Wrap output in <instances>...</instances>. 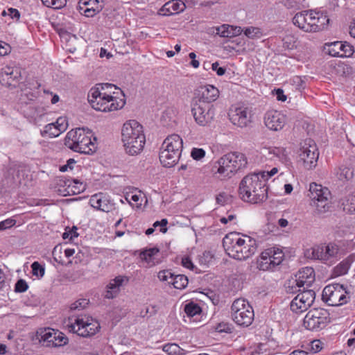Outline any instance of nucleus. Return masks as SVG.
Here are the masks:
<instances>
[{
    "instance_id": "obj_25",
    "label": "nucleus",
    "mask_w": 355,
    "mask_h": 355,
    "mask_svg": "<svg viewBox=\"0 0 355 355\" xmlns=\"http://www.w3.org/2000/svg\"><path fill=\"white\" fill-rule=\"evenodd\" d=\"M198 100L196 103L212 104L219 96V90L212 85H206L199 87Z\"/></svg>"
},
{
    "instance_id": "obj_7",
    "label": "nucleus",
    "mask_w": 355,
    "mask_h": 355,
    "mask_svg": "<svg viewBox=\"0 0 355 355\" xmlns=\"http://www.w3.org/2000/svg\"><path fill=\"white\" fill-rule=\"evenodd\" d=\"M247 165V159L244 154L241 153H230L220 157L215 164L214 173L219 175V178L230 177L239 170L245 168Z\"/></svg>"
},
{
    "instance_id": "obj_60",
    "label": "nucleus",
    "mask_w": 355,
    "mask_h": 355,
    "mask_svg": "<svg viewBox=\"0 0 355 355\" xmlns=\"http://www.w3.org/2000/svg\"><path fill=\"white\" fill-rule=\"evenodd\" d=\"M259 33V29L254 27H249L244 31V34L250 38L256 37Z\"/></svg>"
},
{
    "instance_id": "obj_33",
    "label": "nucleus",
    "mask_w": 355,
    "mask_h": 355,
    "mask_svg": "<svg viewBox=\"0 0 355 355\" xmlns=\"http://www.w3.org/2000/svg\"><path fill=\"white\" fill-rule=\"evenodd\" d=\"M352 262V259L350 257L343 260L334 268V275L338 277L347 274L351 266Z\"/></svg>"
},
{
    "instance_id": "obj_20",
    "label": "nucleus",
    "mask_w": 355,
    "mask_h": 355,
    "mask_svg": "<svg viewBox=\"0 0 355 355\" xmlns=\"http://www.w3.org/2000/svg\"><path fill=\"white\" fill-rule=\"evenodd\" d=\"M264 124L270 130L279 131L283 129L287 122L286 114L282 112L271 110L264 115Z\"/></svg>"
},
{
    "instance_id": "obj_39",
    "label": "nucleus",
    "mask_w": 355,
    "mask_h": 355,
    "mask_svg": "<svg viewBox=\"0 0 355 355\" xmlns=\"http://www.w3.org/2000/svg\"><path fill=\"white\" fill-rule=\"evenodd\" d=\"M344 211L355 214V194L348 195L343 201L342 203Z\"/></svg>"
},
{
    "instance_id": "obj_40",
    "label": "nucleus",
    "mask_w": 355,
    "mask_h": 355,
    "mask_svg": "<svg viewBox=\"0 0 355 355\" xmlns=\"http://www.w3.org/2000/svg\"><path fill=\"white\" fill-rule=\"evenodd\" d=\"M201 311L200 306L193 302H189L184 306V312L189 317L198 315L201 313Z\"/></svg>"
},
{
    "instance_id": "obj_37",
    "label": "nucleus",
    "mask_w": 355,
    "mask_h": 355,
    "mask_svg": "<svg viewBox=\"0 0 355 355\" xmlns=\"http://www.w3.org/2000/svg\"><path fill=\"white\" fill-rule=\"evenodd\" d=\"M170 283H171V284H172L175 288L183 289L187 286L189 280L185 275H174Z\"/></svg>"
},
{
    "instance_id": "obj_15",
    "label": "nucleus",
    "mask_w": 355,
    "mask_h": 355,
    "mask_svg": "<svg viewBox=\"0 0 355 355\" xmlns=\"http://www.w3.org/2000/svg\"><path fill=\"white\" fill-rule=\"evenodd\" d=\"M284 253L282 250L272 247L261 252L258 261V268L261 270H272L284 260Z\"/></svg>"
},
{
    "instance_id": "obj_18",
    "label": "nucleus",
    "mask_w": 355,
    "mask_h": 355,
    "mask_svg": "<svg viewBox=\"0 0 355 355\" xmlns=\"http://www.w3.org/2000/svg\"><path fill=\"white\" fill-rule=\"evenodd\" d=\"M315 293L313 290H302L301 293L291 301V310L295 313L306 311L313 303Z\"/></svg>"
},
{
    "instance_id": "obj_34",
    "label": "nucleus",
    "mask_w": 355,
    "mask_h": 355,
    "mask_svg": "<svg viewBox=\"0 0 355 355\" xmlns=\"http://www.w3.org/2000/svg\"><path fill=\"white\" fill-rule=\"evenodd\" d=\"M84 7L96 8L101 11L104 8V3L102 1H100V0H80L78 6L79 11L81 12Z\"/></svg>"
},
{
    "instance_id": "obj_12",
    "label": "nucleus",
    "mask_w": 355,
    "mask_h": 355,
    "mask_svg": "<svg viewBox=\"0 0 355 355\" xmlns=\"http://www.w3.org/2000/svg\"><path fill=\"white\" fill-rule=\"evenodd\" d=\"M309 197L319 213H325L331 207V192L328 188L315 182L309 185Z\"/></svg>"
},
{
    "instance_id": "obj_9",
    "label": "nucleus",
    "mask_w": 355,
    "mask_h": 355,
    "mask_svg": "<svg viewBox=\"0 0 355 355\" xmlns=\"http://www.w3.org/2000/svg\"><path fill=\"white\" fill-rule=\"evenodd\" d=\"M350 298L351 295L347 287L343 284H329L322 291V299L329 306H339L346 304Z\"/></svg>"
},
{
    "instance_id": "obj_22",
    "label": "nucleus",
    "mask_w": 355,
    "mask_h": 355,
    "mask_svg": "<svg viewBox=\"0 0 355 355\" xmlns=\"http://www.w3.org/2000/svg\"><path fill=\"white\" fill-rule=\"evenodd\" d=\"M313 10L297 12L292 19L293 24L305 33H311Z\"/></svg>"
},
{
    "instance_id": "obj_26",
    "label": "nucleus",
    "mask_w": 355,
    "mask_h": 355,
    "mask_svg": "<svg viewBox=\"0 0 355 355\" xmlns=\"http://www.w3.org/2000/svg\"><path fill=\"white\" fill-rule=\"evenodd\" d=\"M159 253V250L157 248L145 249L139 253V259L145 267L150 268L160 262Z\"/></svg>"
},
{
    "instance_id": "obj_64",
    "label": "nucleus",
    "mask_w": 355,
    "mask_h": 355,
    "mask_svg": "<svg viewBox=\"0 0 355 355\" xmlns=\"http://www.w3.org/2000/svg\"><path fill=\"white\" fill-rule=\"evenodd\" d=\"M275 95L276 96L277 100L284 102L286 101V96L284 94V90L282 89H277L275 90Z\"/></svg>"
},
{
    "instance_id": "obj_42",
    "label": "nucleus",
    "mask_w": 355,
    "mask_h": 355,
    "mask_svg": "<svg viewBox=\"0 0 355 355\" xmlns=\"http://www.w3.org/2000/svg\"><path fill=\"white\" fill-rule=\"evenodd\" d=\"M43 5L53 9L62 8L67 3V0H41Z\"/></svg>"
},
{
    "instance_id": "obj_51",
    "label": "nucleus",
    "mask_w": 355,
    "mask_h": 355,
    "mask_svg": "<svg viewBox=\"0 0 355 355\" xmlns=\"http://www.w3.org/2000/svg\"><path fill=\"white\" fill-rule=\"evenodd\" d=\"M1 15L3 16H9L11 19L17 21L20 17V13L15 8H8L7 10H3Z\"/></svg>"
},
{
    "instance_id": "obj_13",
    "label": "nucleus",
    "mask_w": 355,
    "mask_h": 355,
    "mask_svg": "<svg viewBox=\"0 0 355 355\" xmlns=\"http://www.w3.org/2000/svg\"><path fill=\"white\" fill-rule=\"evenodd\" d=\"M330 322L329 313L324 309H313L305 315L303 321L304 327L309 330L317 331L322 329Z\"/></svg>"
},
{
    "instance_id": "obj_2",
    "label": "nucleus",
    "mask_w": 355,
    "mask_h": 355,
    "mask_svg": "<svg viewBox=\"0 0 355 355\" xmlns=\"http://www.w3.org/2000/svg\"><path fill=\"white\" fill-rule=\"evenodd\" d=\"M113 85L105 83L101 84L96 87H92L88 94V101L92 108L100 112H112L123 107L125 101L115 95L107 92L108 89L112 88ZM119 94V92L116 93Z\"/></svg>"
},
{
    "instance_id": "obj_59",
    "label": "nucleus",
    "mask_w": 355,
    "mask_h": 355,
    "mask_svg": "<svg viewBox=\"0 0 355 355\" xmlns=\"http://www.w3.org/2000/svg\"><path fill=\"white\" fill-rule=\"evenodd\" d=\"M76 227H73V229L66 231L63 233L62 237L64 239H69V240H73L74 238H77L78 234L77 233Z\"/></svg>"
},
{
    "instance_id": "obj_23",
    "label": "nucleus",
    "mask_w": 355,
    "mask_h": 355,
    "mask_svg": "<svg viewBox=\"0 0 355 355\" xmlns=\"http://www.w3.org/2000/svg\"><path fill=\"white\" fill-rule=\"evenodd\" d=\"M329 55L333 57L347 58L353 55L354 49L352 45L345 42H334L327 46L326 49Z\"/></svg>"
},
{
    "instance_id": "obj_4",
    "label": "nucleus",
    "mask_w": 355,
    "mask_h": 355,
    "mask_svg": "<svg viewBox=\"0 0 355 355\" xmlns=\"http://www.w3.org/2000/svg\"><path fill=\"white\" fill-rule=\"evenodd\" d=\"M121 140L128 154L140 153L146 141L142 125L135 120L127 121L121 129Z\"/></svg>"
},
{
    "instance_id": "obj_50",
    "label": "nucleus",
    "mask_w": 355,
    "mask_h": 355,
    "mask_svg": "<svg viewBox=\"0 0 355 355\" xmlns=\"http://www.w3.org/2000/svg\"><path fill=\"white\" fill-rule=\"evenodd\" d=\"M62 133L64 132L68 126L67 120L65 117H59L55 122L52 123Z\"/></svg>"
},
{
    "instance_id": "obj_30",
    "label": "nucleus",
    "mask_w": 355,
    "mask_h": 355,
    "mask_svg": "<svg viewBox=\"0 0 355 355\" xmlns=\"http://www.w3.org/2000/svg\"><path fill=\"white\" fill-rule=\"evenodd\" d=\"M329 23V19L327 15L322 12L313 10L311 33H318L327 28Z\"/></svg>"
},
{
    "instance_id": "obj_53",
    "label": "nucleus",
    "mask_w": 355,
    "mask_h": 355,
    "mask_svg": "<svg viewBox=\"0 0 355 355\" xmlns=\"http://www.w3.org/2000/svg\"><path fill=\"white\" fill-rule=\"evenodd\" d=\"M278 172V168L277 167H273L270 171H260L259 173H257L259 175V177L261 178V179L265 180V183L266 182V180L272 177L274 175H275Z\"/></svg>"
},
{
    "instance_id": "obj_49",
    "label": "nucleus",
    "mask_w": 355,
    "mask_h": 355,
    "mask_svg": "<svg viewBox=\"0 0 355 355\" xmlns=\"http://www.w3.org/2000/svg\"><path fill=\"white\" fill-rule=\"evenodd\" d=\"M213 259V255L210 252H204L198 257L199 263L202 266H208Z\"/></svg>"
},
{
    "instance_id": "obj_44",
    "label": "nucleus",
    "mask_w": 355,
    "mask_h": 355,
    "mask_svg": "<svg viewBox=\"0 0 355 355\" xmlns=\"http://www.w3.org/2000/svg\"><path fill=\"white\" fill-rule=\"evenodd\" d=\"M232 26L228 24H223L216 28V33L223 37H233L232 35Z\"/></svg>"
},
{
    "instance_id": "obj_47",
    "label": "nucleus",
    "mask_w": 355,
    "mask_h": 355,
    "mask_svg": "<svg viewBox=\"0 0 355 355\" xmlns=\"http://www.w3.org/2000/svg\"><path fill=\"white\" fill-rule=\"evenodd\" d=\"M214 328L219 333H231L233 327L229 322H221L218 323Z\"/></svg>"
},
{
    "instance_id": "obj_14",
    "label": "nucleus",
    "mask_w": 355,
    "mask_h": 355,
    "mask_svg": "<svg viewBox=\"0 0 355 355\" xmlns=\"http://www.w3.org/2000/svg\"><path fill=\"white\" fill-rule=\"evenodd\" d=\"M319 153L315 141L311 139H306L301 144L299 152V161L302 162L306 169H312L318 162Z\"/></svg>"
},
{
    "instance_id": "obj_29",
    "label": "nucleus",
    "mask_w": 355,
    "mask_h": 355,
    "mask_svg": "<svg viewBox=\"0 0 355 355\" xmlns=\"http://www.w3.org/2000/svg\"><path fill=\"white\" fill-rule=\"evenodd\" d=\"M20 76L21 71L19 67L6 66L0 73V81L10 86L12 81L17 80Z\"/></svg>"
},
{
    "instance_id": "obj_54",
    "label": "nucleus",
    "mask_w": 355,
    "mask_h": 355,
    "mask_svg": "<svg viewBox=\"0 0 355 355\" xmlns=\"http://www.w3.org/2000/svg\"><path fill=\"white\" fill-rule=\"evenodd\" d=\"M323 348V343L320 340H314L310 343L309 349L313 353H318Z\"/></svg>"
},
{
    "instance_id": "obj_56",
    "label": "nucleus",
    "mask_w": 355,
    "mask_h": 355,
    "mask_svg": "<svg viewBox=\"0 0 355 355\" xmlns=\"http://www.w3.org/2000/svg\"><path fill=\"white\" fill-rule=\"evenodd\" d=\"M16 224V220L12 218H7L0 222V230H4L13 227Z\"/></svg>"
},
{
    "instance_id": "obj_10",
    "label": "nucleus",
    "mask_w": 355,
    "mask_h": 355,
    "mask_svg": "<svg viewBox=\"0 0 355 355\" xmlns=\"http://www.w3.org/2000/svg\"><path fill=\"white\" fill-rule=\"evenodd\" d=\"M279 161L288 165L290 158L286 148L276 146H262L254 155V162L258 164L269 165L270 162Z\"/></svg>"
},
{
    "instance_id": "obj_1",
    "label": "nucleus",
    "mask_w": 355,
    "mask_h": 355,
    "mask_svg": "<svg viewBox=\"0 0 355 355\" xmlns=\"http://www.w3.org/2000/svg\"><path fill=\"white\" fill-rule=\"evenodd\" d=\"M226 253L232 258L243 261L252 257L257 251V241L245 234L230 232L223 240Z\"/></svg>"
},
{
    "instance_id": "obj_46",
    "label": "nucleus",
    "mask_w": 355,
    "mask_h": 355,
    "mask_svg": "<svg viewBox=\"0 0 355 355\" xmlns=\"http://www.w3.org/2000/svg\"><path fill=\"white\" fill-rule=\"evenodd\" d=\"M174 274L168 270H164L159 272L157 277L162 282H166L171 284L170 281H172Z\"/></svg>"
},
{
    "instance_id": "obj_45",
    "label": "nucleus",
    "mask_w": 355,
    "mask_h": 355,
    "mask_svg": "<svg viewBox=\"0 0 355 355\" xmlns=\"http://www.w3.org/2000/svg\"><path fill=\"white\" fill-rule=\"evenodd\" d=\"M32 273L37 277H42L44 275V268L37 261H35L31 264Z\"/></svg>"
},
{
    "instance_id": "obj_58",
    "label": "nucleus",
    "mask_w": 355,
    "mask_h": 355,
    "mask_svg": "<svg viewBox=\"0 0 355 355\" xmlns=\"http://www.w3.org/2000/svg\"><path fill=\"white\" fill-rule=\"evenodd\" d=\"M101 11L99 10V9H94V8H88V7H84L83 10H81V12H80V13L83 14L85 16L87 17H92L94 16H95L96 15H97L98 13H99Z\"/></svg>"
},
{
    "instance_id": "obj_8",
    "label": "nucleus",
    "mask_w": 355,
    "mask_h": 355,
    "mask_svg": "<svg viewBox=\"0 0 355 355\" xmlns=\"http://www.w3.org/2000/svg\"><path fill=\"white\" fill-rule=\"evenodd\" d=\"M67 327L69 332L82 337H88L95 335L101 327L98 322L92 317L81 315L70 318Z\"/></svg>"
},
{
    "instance_id": "obj_6",
    "label": "nucleus",
    "mask_w": 355,
    "mask_h": 355,
    "mask_svg": "<svg viewBox=\"0 0 355 355\" xmlns=\"http://www.w3.org/2000/svg\"><path fill=\"white\" fill-rule=\"evenodd\" d=\"M344 254L338 245L329 242L315 245L307 250L306 256L313 260L319 261L327 266H332Z\"/></svg>"
},
{
    "instance_id": "obj_31",
    "label": "nucleus",
    "mask_w": 355,
    "mask_h": 355,
    "mask_svg": "<svg viewBox=\"0 0 355 355\" xmlns=\"http://www.w3.org/2000/svg\"><path fill=\"white\" fill-rule=\"evenodd\" d=\"M185 4L180 0H172L166 3L161 8L164 15H172L182 12L185 9Z\"/></svg>"
},
{
    "instance_id": "obj_19",
    "label": "nucleus",
    "mask_w": 355,
    "mask_h": 355,
    "mask_svg": "<svg viewBox=\"0 0 355 355\" xmlns=\"http://www.w3.org/2000/svg\"><path fill=\"white\" fill-rule=\"evenodd\" d=\"M229 119L234 125L240 128L248 126L252 121V110L245 106L232 107L229 112Z\"/></svg>"
},
{
    "instance_id": "obj_55",
    "label": "nucleus",
    "mask_w": 355,
    "mask_h": 355,
    "mask_svg": "<svg viewBox=\"0 0 355 355\" xmlns=\"http://www.w3.org/2000/svg\"><path fill=\"white\" fill-rule=\"evenodd\" d=\"M62 253V248L60 246H55L52 252L55 261L62 265L64 264V261L60 255Z\"/></svg>"
},
{
    "instance_id": "obj_3",
    "label": "nucleus",
    "mask_w": 355,
    "mask_h": 355,
    "mask_svg": "<svg viewBox=\"0 0 355 355\" xmlns=\"http://www.w3.org/2000/svg\"><path fill=\"white\" fill-rule=\"evenodd\" d=\"M241 198L252 204H257L268 198V187L265 180L256 173L245 176L240 182L239 189Z\"/></svg>"
},
{
    "instance_id": "obj_21",
    "label": "nucleus",
    "mask_w": 355,
    "mask_h": 355,
    "mask_svg": "<svg viewBox=\"0 0 355 355\" xmlns=\"http://www.w3.org/2000/svg\"><path fill=\"white\" fill-rule=\"evenodd\" d=\"M315 271L311 267H304L301 268L295 275V279L293 284L295 283L296 286L299 288V291H301V288L305 290L306 288L310 287L315 282Z\"/></svg>"
},
{
    "instance_id": "obj_62",
    "label": "nucleus",
    "mask_w": 355,
    "mask_h": 355,
    "mask_svg": "<svg viewBox=\"0 0 355 355\" xmlns=\"http://www.w3.org/2000/svg\"><path fill=\"white\" fill-rule=\"evenodd\" d=\"M211 69L216 71L218 76H223L225 74L226 69L224 67H219L218 62H216L211 64Z\"/></svg>"
},
{
    "instance_id": "obj_43",
    "label": "nucleus",
    "mask_w": 355,
    "mask_h": 355,
    "mask_svg": "<svg viewBox=\"0 0 355 355\" xmlns=\"http://www.w3.org/2000/svg\"><path fill=\"white\" fill-rule=\"evenodd\" d=\"M125 200L132 206L135 205L137 207H139L141 205L142 194L140 192L135 194H127L125 196Z\"/></svg>"
},
{
    "instance_id": "obj_52",
    "label": "nucleus",
    "mask_w": 355,
    "mask_h": 355,
    "mask_svg": "<svg viewBox=\"0 0 355 355\" xmlns=\"http://www.w3.org/2000/svg\"><path fill=\"white\" fill-rule=\"evenodd\" d=\"M28 286L26 282L24 279L18 280L15 286V291L17 293H24L27 291Z\"/></svg>"
},
{
    "instance_id": "obj_24",
    "label": "nucleus",
    "mask_w": 355,
    "mask_h": 355,
    "mask_svg": "<svg viewBox=\"0 0 355 355\" xmlns=\"http://www.w3.org/2000/svg\"><path fill=\"white\" fill-rule=\"evenodd\" d=\"M130 278L125 275H119L112 279L106 286L104 297L107 299H113L117 296L120 288L129 282Z\"/></svg>"
},
{
    "instance_id": "obj_41",
    "label": "nucleus",
    "mask_w": 355,
    "mask_h": 355,
    "mask_svg": "<svg viewBox=\"0 0 355 355\" xmlns=\"http://www.w3.org/2000/svg\"><path fill=\"white\" fill-rule=\"evenodd\" d=\"M61 132L52 123L46 125L42 132L43 136L46 135L51 138L58 137Z\"/></svg>"
},
{
    "instance_id": "obj_36",
    "label": "nucleus",
    "mask_w": 355,
    "mask_h": 355,
    "mask_svg": "<svg viewBox=\"0 0 355 355\" xmlns=\"http://www.w3.org/2000/svg\"><path fill=\"white\" fill-rule=\"evenodd\" d=\"M163 351L168 355H186L187 351L175 343H168L163 346Z\"/></svg>"
},
{
    "instance_id": "obj_63",
    "label": "nucleus",
    "mask_w": 355,
    "mask_h": 355,
    "mask_svg": "<svg viewBox=\"0 0 355 355\" xmlns=\"http://www.w3.org/2000/svg\"><path fill=\"white\" fill-rule=\"evenodd\" d=\"M168 224V220L166 218L162 219L161 221H156L154 223V227H157L158 226H161L160 232L162 233H165L167 231V228L166 227Z\"/></svg>"
},
{
    "instance_id": "obj_35",
    "label": "nucleus",
    "mask_w": 355,
    "mask_h": 355,
    "mask_svg": "<svg viewBox=\"0 0 355 355\" xmlns=\"http://www.w3.org/2000/svg\"><path fill=\"white\" fill-rule=\"evenodd\" d=\"M336 175L340 181H346L353 178V171L347 166H341L336 170Z\"/></svg>"
},
{
    "instance_id": "obj_11",
    "label": "nucleus",
    "mask_w": 355,
    "mask_h": 355,
    "mask_svg": "<svg viewBox=\"0 0 355 355\" xmlns=\"http://www.w3.org/2000/svg\"><path fill=\"white\" fill-rule=\"evenodd\" d=\"M231 316L238 325L248 327L254 320V310L247 300L239 298L235 300L232 304Z\"/></svg>"
},
{
    "instance_id": "obj_17",
    "label": "nucleus",
    "mask_w": 355,
    "mask_h": 355,
    "mask_svg": "<svg viewBox=\"0 0 355 355\" xmlns=\"http://www.w3.org/2000/svg\"><path fill=\"white\" fill-rule=\"evenodd\" d=\"M40 342L46 347H61L68 343L67 337L62 332L53 329H44L38 332Z\"/></svg>"
},
{
    "instance_id": "obj_32",
    "label": "nucleus",
    "mask_w": 355,
    "mask_h": 355,
    "mask_svg": "<svg viewBox=\"0 0 355 355\" xmlns=\"http://www.w3.org/2000/svg\"><path fill=\"white\" fill-rule=\"evenodd\" d=\"M180 156L166 149L160 148L159 160L164 167H172L179 161Z\"/></svg>"
},
{
    "instance_id": "obj_28",
    "label": "nucleus",
    "mask_w": 355,
    "mask_h": 355,
    "mask_svg": "<svg viewBox=\"0 0 355 355\" xmlns=\"http://www.w3.org/2000/svg\"><path fill=\"white\" fill-rule=\"evenodd\" d=\"M89 204L92 207L105 212H109L113 209V204L102 193L92 196Z\"/></svg>"
},
{
    "instance_id": "obj_48",
    "label": "nucleus",
    "mask_w": 355,
    "mask_h": 355,
    "mask_svg": "<svg viewBox=\"0 0 355 355\" xmlns=\"http://www.w3.org/2000/svg\"><path fill=\"white\" fill-rule=\"evenodd\" d=\"M206 155V152L202 148H193L191 151V157L196 161L202 160Z\"/></svg>"
},
{
    "instance_id": "obj_38",
    "label": "nucleus",
    "mask_w": 355,
    "mask_h": 355,
    "mask_svg": "<svg viewBox=\"0 0 355 355\" xmlns=\"http://www.w3.org/2000/svg\"><path fill=\"white\" fill-rule=\"evenodd\" d=\"M85 190V184L78 180H73L69 182L67 187V193L69 194H78Z\"/></svg>"
},
{
    "instance_id": "obj_61",
    "label": "nucleus",
    "mask_w": 355,
    "mask_h": 355,
    "mask_svg": "<svg viewBox=\"0 0 355 355\" xmlns=\"http://www.w3.org/2000/svg\"><path fill=\"white\" fill-rule=\"evenodd\" d=\"M10 51V46L5 42H0V56L8 55Z\"/></svg>"
},
{
    "instance_id": "obj_57",
    "label": "nucleus",
    "mask_w": 355,
    "mask_h": 355,
    "mask_svg": "<svg viewBox=\"0 0 355 355\" xmlns=\"http://www.w3.org/2000/svg\"><path fill=\"white\" fill-rule=\"evenodd\" d=\"M88 304V300L86 299H80L75 302H73L71 305V309L76 310V309H83Z\"/></svg>"
},
{
    "instance_id": "obj_16",
    "label": "nucleus",
    "mask_w": 355,
    "mask_h": 355,
    "mask_svg": "<svg viewBox=\"0 0 355 355\" xmlns=\"http://www.w3.org/2000/svg\"><path fill=\"white\" fill-rule=\"evenodd\" d=\"M191 112L197 124L201 126L209 125L214 120L215 107L213 104L205 103H196Z\"/></svg>"
},
{
    "instance_id": "obj_27",
    "label": "nucleus",
    "mask_w": 355,
    "mask_h": 355,
    "mask_svg": "<svg viewBox=\"0 0 355 355\" xmlns=\"http://www.w3.org/2000/svg\"><path fill=\"white\" fill-rule=\"evenodd\" d=\"M161 148L181 156L183 148L182 139L178 135H171L164 140Z\"/></svg>"
},
{
    "instance_id": "obj_5",
    "label": "nucleus",
    "mask_w": 355,
    "mask_h": 355,
    "mask_svg": "<svg viewBox=\"0 0 355 355\" xmlns=\"http://www.w3.org/2000/svg\"><path fill=\"white\" fill-rule=\"evenodd\" d=\"M65 146L71 150L84 154L96 151V137L92 131L85 128H76L67 132L64 139Z\"/></svg>"
}]
</instances>
